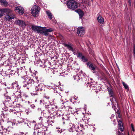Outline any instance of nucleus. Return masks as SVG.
Listing matches in <instances>:
<instances>
[{
  "mask_svg": "<svg viewBox=\"0 0 135 135\" xmlns=\"http://www.w3.org/2000/svg\"><path fill=\"white\" fill-rule=\"evenodd\" d=\"M65 130V129H62L59 127H56L55 129V131L57 133L59 134H60L61 133L63 132Z\"/></svg>",
  "mask_w": 135,
  "mask_h": 135,
  "instance_id": "obj_26",
  "label": "nucleus"
},
{
  "mask_svg": "<svg viewBox=\"0 0 135 135\" xmlns=\"http://www.w3.org/2000/svg\"><path fill=\"white\" fill-rule=\"evenodd\" d=\"M23 96L25 98H26L28 97V95L26 93H24L23 94Z\"/></svg>",
  "mask_w": 135,
  "mask_h": 135,
  "instance_id": "obj_51",
  "label": "nucleus"
},
{
  "mask_svg": "<svg viewBox=\"0 0 135 135\" xmlns=\"http://www.w3.org/2000/svg\"><path fill=\"white\" fill-rule=\"evenodd\" d=\"M4 14L3 12V11L2 10V9L0 10V18L1 17L3 16Z\"/></svg>",
  "mask_w": 135,
  "mask_h": 135,
  "instance_id": "obj_52",
  "label": "nucleus"
},
{
  "mask_svg": "<svg viewBox=\"0 0 135 135\" xmlns=\"http://www.w3.org/2000/svg\"><path fill=\"white\" fill-rule=\"evenodd\" d=\"M56 114L58 116H59L60 117L61 116H62L63 117V114L61 112L60 110L58 111L56 113Z\"/></svg>",
  "mask_w": 135,
  "mask_h": 135,
  "instance_id": "obj_39",
  "label": "nucleus"
},
{
  "mask_svg": "<svg viewBox=\"0 0 135 135\" xmlns=\"http://www.w3.org/2000/svg\"><path fill=\"white\" fill-rule=\"evenodd\" d=\"M25 111L26 112V114L27 115L30 114L32 112L29 109H26L25 110Z\"/></svg>",
  "mask_w": 135,
  "mask_h": 135,
  "instance_id": "obj_45",
  "label": "nucleus"
},
{
  "mask_svg": "<svg viewBox=\"0 0 135 135\" xmlns=\"http://www.w3.org/2000/svg\"><path fill=\"white\" fill-rule=\"evenodd\" d=\"M89 52L90 54L93 55H94V51L93 50L91 49V48H89Z\"/></svg>",
  "mask_w": 135,
  "mask_h": 135,
  "instance_id": "obj_48",
  "label": "nucleus"
},
{
  "mask_svg": "<svg viewBox=\"0 0 135 135\" xmlns=\"http://www.w3.org/2000/svg\"><path fill=\"white\" fill-rule=\"evenodd\" d=\"M107 89L109 94L110 96V97H112L113 99V98H114V94L113 91L112 90L109 88L108 87Z\"/></svg>",
  "mask_w": 135,
  "mask_h": 135,
  "instance_id": "obj_30",
  "label": "nucleus"
},
{
  "mask_svg": "<svg viewBox=\"0 0 135 135\" xmlns=\"http://www.w3.org/2000/svg\"><path fill=\"white\" fill-rule=\"evenodd\" d=\"M97 20L98 22L102 24L104 22V19L101 16H99L97 17Z\"/></svg>",
  "mask_w": 135,
  "mask_h": 135,
  "instance_id": "obj_28",
  "label": "nucleus"
},
{
  "mask_svg": "<svg viewBox=\"0 0 135 135\" xmlns=\"http://www.w3.org/2000/svg\"><path fill=\"white\" fill-rule=\"evenodd\" d=\"M7 124L8 125H9L11 127V126H13L15 125V123L12 122V121H8L7 123Z\"/></svg>",
  "mask_w": 135,
  "mask_h": 135,
  "instance_id": "obj_38",
  "label": "nucleus"
},
{
  "mask_svg": "<svg viewBox=\"0 0 135 135\" xmlns=\"http://www.w3.org/2000/svg\"><path fill=\"white\" fill-rule=\"evenodd\" d=\"M85 33V30L83 27H80L77 28V33L79 36H81L84 34Z\"/></svg>",
  "mask_w": 135,
  "mask_h": 135,
  "instance_id": "obj_10",
  "label": "nucleus"
},
{
  "mask_svg": "<svg viewBox=\"0 0 135 135\" xmlns=\"http://www.w3.org/2000/svg\"><path fill=\"white\" fill-rule=\"evenodd\" d=\"M16 88L17 89H19L21 88V87L20 86L18 85V82L15 81L11 84L10 86L9 87V88L14 89Z\"/></svg>",
  "mask_w": 135,
  "mask_h": 135,
  "instance_id": "obj_14",
  "label": "nucleus"
},
{
  "mask_svg": "<svg viewBox=\"0 0 135 135\" xmlns=\"http://www.w3.org/2000/svg\"><path fill=\"white\" fill-rule=\"evenodd\" d=\"M73 78L74 80H76L77 82H79V80H80V78L78 75L74 76Z\"/></svg>",
  "mask_w": 135,
  "mask_h": 135,
  "instance_id": "obj_36",
  "label": "nucleus"
},
{
  "mask_svg": "<svg viewBox=\"0 0 135 135\" xmlns=\"http://www.w3.org/2000/svg\"><path fill=\"white\" fill-rule=\"evenodd\" d=\"M46 13L48 17L51 20L52 18V15L51 12L49 11H46Z\"/></svg>",
  "mask_w": 135,
  "mask_h": 135,
  "instance_id": "obj_32",
  "label": "nucleus"
},
{
  "mask_svg": "<svg viewBox=\"0 0 135 135\" xmlns=\"http://www.w3.org/2000/svg\"><path fill=\"white\" fill-rule=\"evenodd\" d=\"M131 128L132 129V131L133 132H134L135 131V129H134V126L132 124H131Z\"/></svg>",
  "mask_w": 135,
  "mask_h": 135,
  "instance_id": "obj_55",
  "label": "nucleus"
},
{
  "mask_svg": "<svg viewBox=\"0 0 135 135\" xmlns=\"http://www.w3.org/2000/svg\"><path fill=\"white\" fill-rule=\"evenodd\" d=\"M30 124L31 127H34V128L37 125L36 122L34 120L30 122Z\"/></svg>",
  "mask_w": 135,
  "mask_h": 135,
  "instance_id": "obj_35",
  "label": "nucleus"
},
{
  "mask_svg": "<svg viewBox=\"0 0 135 135\" xmlns=\"http://www.w3.org/2000/svg\"><path fill=\"white\" fill-rule=\"evenodd\" d=\"M2 113L1 114V116H2L3 118H7L8 117H7L5 115L6 114V112H5V111L3 110V111L2 112Z\"/></svg>",
  "mask_w": 135,
  "mask_h": 135,
  "instance_id": "obj_43",
  "label": "nucleus"
},
{
  "mask_svg": "<svg viewBox=\"0 0 135 135\" xmlns=\"http://www.w3.org/2000/svg\"><path fill=\"white\" fill-rule=\"evenodd\" d=\"M38 119L40 122L41 123L40 124H48L47 118H46L40 117Z\"/></svg>",
  "mask_w": 135,
  "mask_h": 135,
  "instance_id": "obj_19",
  "label": "nucleus"
},
{
  "mask_svg": "<svg viewBox=\"0 0 135 135\" xmlns=\"http://www.w3.org/2000/svg\"><path fill=\"white\" fill-rule=\"evenodd\" d=\"M134 55L135 56V45H134V49L133 50Z\"/></svg>",
  "mask_w": 135,
  "mask_h": 135,
  "instance_id": "obj_64",
  "label": "nucleus"
},
{
  "mask_svg": "<svg viewBox=\"0 0 135 135\" xmlns=\"http://www.w3.org/2000/svg\"><path fill=\"white\" fill-rule=\"evenodd\" d=\"M25 120L23 119H21V120L17 121V122H18V123L21 124H27V123H26L25 122Z\"/></svg>",
  "mask_w": 135,
  "mask_h": 135,
  "instance_id": "obj_33",
  "label": "nucleus"
},
{
  "mask_svg": "<svg viewBox=\"0 0 135 135\" xmlns=\"http://www.w3.org/2000/svg\"><path fill=\"white\" fill-rule=\"evenodd\" d=\"M41 33L45 36H48L49 34V33L46 30L43 31L42 32H41Z\"/></svg>",
  "mask_w": 135,
  "mask_h": 135,
  "instance_id": "obj_41",
  "label": "nucleus"
},
{
  "mask_svg": "<svg viewBox=\"0 0 135 135\" xmlns=\"http://www.w3.org/2000/svg\"><path fill=\"white\" fill-rule=\"evenodd\" d=\"M2 10L3 13L4 12L5 13L7 14L10 13L11 11L9 9L7 8L2 9Z\"/></svg>",
  "mask_w": 135,
  "mask_h": 135,
  "instance_id": "obj_31",
  "label": "nucleus"
},
{
  "mask_svg": "<svg viewBox=\"0 0 135 135\" xmlns=\"http://www.w3.org/2000/svg\"><path fill=\"white\" fill-rule=\"evenodd\" d=\"M7 71L8 73L7 75L8 76L9 78L14 76L16 73V71L15 70H11L10 69H8L7 70Z\"/></svg>",
  "mask_w": 135,
  "mask_h": 135,
  "instance_id": "obj_22",
  "label": "nucleus"
},
{
  "mask_svg": "<svg viewBox=\"0 0 135 135\" xmlns=\"http://www.w3.org/2000/svg\"><path fill=\"white\" fill-rule=\"evenodd\" d=\"M59 27L60 29H63L64 28H65V25L63 23L59 25Z\"/></svg>",
  "mask_w": 135,
  "mask_h": 135,
  "instance_id": "obj_44",
  "label": "nucleus"
},
{
  "mask_svg": "<svg viewBox=\"0 0 135 135\" xmlns=\"http://www.w3.org/2000/svg\"><path fill=\"white\" fill-rule=\"evenodd\" d=\"M44 124H42L38 123L34 128V131L39 130V131H43V128L44 127Z\"/></svg>",
  "mask_w": 135,
  "mask_h": 135,
  "instance_id": "obj_16",
  "label": "nucleus"
},
{
  "mask_svg": "<svg viewBox=\"0 0 135 135\" xmlns=\"http://www.w3.org/2000/svg\"><path fill=\"white\" fill-rule=\"evenodd\" d=\"M16 23L17 25L21 26H25L26 24L24 21L21 20H18L16 21Z\"/></svg>",
  "mask_w": 135,
  "mask_h": 135,
  "instance_id": "obj_20",
  "label": "nucleus"
},
{
  "mask_svg": "<svg viewBox=\"0 0 135 135\" xmlns=\"http://www.w3.org/2000/svg\"><path fill=\"white\" fill-rule=\"evenodd\" d=\"M40 7L37 6L35 5L32 7L31 9V12L32 15L34 16L38 15L40 11Z\"/></svg>",
  "mask_w": 135,
  "mask_h": 135,
  "instance_id": "obj_6",
  "label": "nucleus"
},
{
  "mask_svg": "<svg viewBox=\"0 0 135 135\" xmlns=\"http://www.w3.org/2000/svg\"><path fill=\"white\" fill-rule=\"evenodd\" d=\"M67 5L70 9L72 10L76 9L78 7V4L75 1L69 0L67 2Z\"/></svg>",
  "mask_w": 135,
  "mask_h": 135,
  "instance_id": "obj_4",
  "label": "nucleus"
},
{
  "mask_svg": "<svg viewBox=\"0 0 135 135\" xmlns=\"http://www.w3.org/2000/svg\"><path fill=\"white\" fill-rule=\"evenodd\" d=\"M5 19H6V21H9L11 20L10 16V15H7L5 16Z\"/></svg>",
  "mask_w": 135,
  "mask_h": 135,
  "instance_id": "obj_42",
  "label": "nucleus"
},
{
  "mask_svg": "<svg viewBox=\"0 0 135 135\" xmlns=\"http://www.w3.org/2000/svg\"><path fill=\"white\" fill-rule=\"evenodd\" d=\"M45 86L42 84H40L35 87V93H32L33 95H37L38 94V92H40L44 91Z\"/></svg>",
  "mask_w": 135,
  "mask_h": 135,
  "instance_id": "obj_5",
  "label": "nucleus"
},
{
  "mask_svg": "<svg viewBox=\"0 0 135 135\" xmlns=\"http://www.w3.org/2000/svg\"><path fill=\"white\" fill-rule=\"evenodd\" d=\"M16 103V99H15L14 100H12L10 101L9 100L8 101H5L4 104L5 105V107H11L12 105H13L14 107H15V104H17Z\"/></svg>",
  "mask_w": 135,
  "mask_h": 135,
  "instance_id": "obj_9",
  "label": "nucleus"
},
{
  "mask_svg": "<svg viewBox=\"0 0 135 135\" xmlns=\"http://www.w3.org/2000/svg\"><path fill=\"white\" fill-rule=\"evenodd\" d=\"M56 89H57L56 88ZM54 91L55 93H58L59 94H60L59 93L58 91L56 89H54Z\"/></svg>",
  "mask_w": 135,
  "mask_h": 135,
  "instance_id": "obj_59",
  "label": "nucleus"
},
{
  "mask_svg": "<svg viewBox=\"0 0 135 135\" xmlns=\"http://www.w3.org/2000/svg\"><path fill=\"white\" fill-rule=\"evenodd\" d=\"M64 46L69 50L71 51H73V48L72 47V45L70 43H69L68 44H64Z\"/></svg>",
  "mask_w": 135,
  "mask_h": 135,
  "instance_id": "obj_27",
  "label": "nucleus"
},
{
  "mask_svg": "<svg viewBox=\"0 0 135 135\" xmlns=\"http://www.w3.org/2000/svg\"><path fill=\"white\" fill-rule=\"evenodd\" d=\"M47 32H50L52 31V30L51 28H49L47 29L46 30Z\"/></svg>",
  "mask_w": 135,
  "mask_h": 135,
  "instance_id": "obj_56",
  "label": "nucleus"
},
{
  "mask_svg": "<svg viewBox=\"0 0 135 135\" xmlns=\"http://www.w3.org/2000/svg\"><path fill=\"white\" fill-rule=\"evenodd\" d=\"M13 94V95L16 98L15 99H16V101H18L19 99H21L22 98L21 91L20 89H17V91L14 92Z\"/></svg>",
  "mask_w": 135,
  "mask_h": 135,
  "instance_id": "obj_8",
  "label": "nucleus"
},
{
  "mask_svg": "<svg viewBox=\"0 0 135 135\" xmlns=\"http://www.w3.org/2000/svg\"><path fill=\"white\" fill-rule=\"evenodd\" d=\"M117 114H118V116L119 117V118H120V113L119 112H118L117 113Z\"/></svg>",
  "mask_w": 135,
  "mask_h": 135,
  "instance_id": "obj_62",
  "label": "nucleus"
},
{
  "mask_svg": "<svg viewBox=\"0 0 135 135\" xmlns=\"http://www.w3.org/2000/svg\"><path fill=\"white\" fill-rule=\"evenodd\" d=\"M111 119V120L113 122V124L114 126L116 124V122H115V119L114 118H112Z\"/></svg>",
  "mask_w": 135,
  "mask_h": 135,
  "instance_id": "obj_53",
  "label": "nucleus"
},
{
  "mask_svg": "<svg viewBox=\"0 0 135 135\" xmlns=\"http://www.w3.org/2000/svg\"><path fill=\"white\" fill-rule=\"evenodd\" d=\"M87 66L91 70H94L97 68V66L95 64L90 62H88L87 63Z\"/></svg>",
  "mask_w": 135,
  "mask_h": 135,
  "instance_id": "obj_15",
  "label": "nucleus"
},
{
  "mask_svg": "<svg viewBox=\"0 0 135 135\" xmlns=\"http://www.w3.org/2000/svg\"><path fill=\"white\" fill-rule=\"evenodd\" d=\"M56 107L55 105L51 104L46 105L45 107L46 110L48 111L47 112H48L49 114L51 112V111H52V109H54Z\"/></svg>",
  "mask_w": 135,
  "mask_h": 135,
  "instance_id": "obj_12",
  "label": "nucleus"
},
{
  "mask_svg": "<svg viewBox=\"0 0 135 135\" xmlns=\"http://www.w3.org/2000/svg\"><path fill=\"white\" fill-rule=\"evenodd\" d=\"M100 86H98V85H91L90 87L92 88L93 90H94L96 92H98L101 90Z\"/></svg>",
  "mask_w": 135,
  "mask_h": 135,
  "instance_id": "obj_17",
  "label": "nucleus"
},
{
  "mask_svg": "<svg viewBox=\"0 0 135 135\" xmlns=\"http://www.w3.org/2000/svg\"><path fill=\"white\" fill-rule=\"evenodd\" d=\"M34 135H45V132L44 131H34L33 132Z\"/></svg>",
  "mask_w": 135,
  "mask_h": 135,
  "instance_id": "obj_21",
  "label": "nucleus"
},
{
  "mask_svg": "<svg viewBox=\"0 0 135 135\" xmlns=\"http://www.w3.org/2000/svg\"><path fill=\"white\" fill-rule=\"evenodd\" d=\"M118 129L121 131H124V128L122 122L121 120H119L118 121Z\"/></svg>",
  "mask_w": 135,
  "mask_h": 135,
  "instance_id": "obj_23",
  "label": "nucleus"
},
{
  "mask_svg": "<svg viewBox=\"0 0 135 135\" xmlns=\"http://www.w3.org/2000/svg\"><path fill=\"white\" fill-rule=\"evenodd\" d=\"M3 110L5 111V112H9L10 113L12 112L13 113H16L15 109L11 107H6L3 109Z\"/></svg>",
  "mask_w": 135,
  "mask_h": 135,
  "instance_id": "obj_18",
  "label": "nucleus"
},
{
  "mask_svg": "<svg viewBox=\"0 0 135 135\" xmlns=\"http://www.w3.org/2000/svg\"><path fill=\"white\" fill-rule=\"evenodd\" d=\"M10 16V17H11V20L12 19H14L15 17L14 15L13 14H11Z\"/></svg>",
  "mask_w": 135,
  "mask_h": 135,
  "instance_id": "obj_54",
  "label": "nucleus"
},
{
  "mask_svg": "<svg viewBox=\"0 0 135 135\" xmlns=\"http://www.w3.org/2000/svg\"><path fill=\"white\" fill-rule=\"evenodd\" d=\"M8 73L7 71V70L5 71L4 70L2 69L1 70L0 72V74L1 75L3 76H5L7 75Z\"/></svg>",
  "mask_w": 135,
  "mask_h": 135,
  "instance_id": "obj_29",
  "label": "nucleus"
},
{
  "mask_svg": "<svg viewBox=\"0 0 135 135\" xmlns=\"http://www.w3.org/2000/svg\"><path fill=\"white\" fill-rule=\"evenodd\" d=\"M30 107L34 109L35 107V106L33 104H32L30 105Z\"/></svg>",
  "mask_w": 135,
  "mask_h": 135,
  "instance_id": "obj_57",
  "label": "nucleus"
},
{
  "mask_svg": "<svg viewBox=\"0 0 135 135\" xmlns=\"http://www.w3.org/2000/svg\"><path fill=\"white\" fill-rule=\"evenodd\" d=\"M112 106L113 109L115 110V111H116V107L115 106H114L113 105H112Z\"/></svg>",
  "mask_w": 135,
  "mask_h": 135,
  "instance_id": "obj_60",
  "label": "nucleus"
},
{
  "mask_svg": "<svg viewBox=\"0 0 135 135\" xmlns=\"http://www.w3.org/2000/svg\"><path fill=\"white\" fill-rule=\"evenodd\" d=\"M42 28L43 27L41 26H37L36 31L38 33H40L42 31L41 28Z\"/></svg>",
  "mask_w": 135,
  "mask_h": 135,
  "instance_id": "obj_47",
  "label": "nucleus"
},
{
  "mask_svg": "<svg viewBox=\"0 0 135 135\" xmlns=\"http://www.w3.org/2000/svg\"><path fill=\"white\" fill-rule=\"evenodd\" d=\"M30 72L31 73H32L33 75H36L37 73V72L36 71H35L34 70H31L30 68Z\"/></svg>",
  "mask_w": 135,
  "mask_h": 135,
  "instance_id": "obj_37",
  "label": "nucleus"
},
{
  "mask_svg": "<svg viewBox=\"0 0 135 135\" xmlns=\"http://www.w3.org/2000/svg\"><path fill=\"white\" fill-rule=\"evenodd\" d=\"M0 125L2 129V130H0L1 132H0V134H1V135H6L4 133H7L8 134H11L13 132V127L8 126L7 128H4L3 126L2 125V123L4 122V120L2 119L0 120Z\"/></svg>",
  "mask_w": 135,
  "mask_h": 135,
  "instance_id": "obj_3",
  "label": "nucleus"
},
{
  "mask_svg": "<svg viewBox=\"0 0 135 135\" xmlns=\"http://www.w3.org/2000/svg\"><path fill=\"white\" fill-rule=\"evenodd\" d=\"M15 10L18 12L20 15H23L24 12V8L20 6H18L16 7L15 8Z\"/></svg>",
  "mask_w": 135,
  "mask_h": 135,
  "instance_id": "obj_13",
  "label": "nucleus"
},
{
  "mask_svg": "<svg viewBox=\"0 0 135 135\" xmlns=\"http://www.w3.org/2000/svg\"><path fill=\"white\" fill-rule=\"evenodd\" d=\"M122 84L126 89H129L128 85L126 84L124 82H122Z\"/></svg>",
  "mask_w": 135,
  "mask_h": 135,
  "instance_id": "obj_46",
  "label": "nucleus"
},
{
  "mask_svg": "<svg viewBox=\"0 0 135 135\" xmlns=\"http://www.w3.org/2000/svg\"><path fill=\"white\" fill-rule=\"evenodd\" d=\"M118 135H125L123 133H120V132L119 131H118Z\"/></svg>",
  "mask_w": 135,
  "mask_h": 135,
  "instance_id": "obj_63",
  "label": "nucleus"
},
{
  "mask_svg": "<svg viewBox=\"0 0 135 135\" xmlns=\"http://www.w3.org/2000/svg\"><path fill=\"white\" fill-rule=\"evenodd\" d=\"M12 99V98L11 97H10L9 96H6L5 97V101H8L11 100Z\"/></svg>",
  "mask_w": 135,
  "mask_h": 135,
  "instance_id": "obj_40",
  "label": "nucleus"
},
{
  "mask_svg": "<svg viewBox=\"0 0 135 135\" xmlns=\"http://www.w3.org/2000/svg\"><path fill=\"white\" fill-rule=\"evenodd\" d=\"M44 97L46 99H48L50 98V97L48 96L45 95L44 96Z\"/></svg>",
  "mask_w": 135,
  "mask_h": 135,
  "instance_id": "obj_61",
  "label": "nucleus"
},
{
  "mask_svg": "<svg viewBox=\"0 0 135 135\" xmlns=\"http://www.w3.org/2000/svg\"><path fill=\"white\" fill-rule=\"evenodd\" d=\"M45 114L46 113H44V115L46 117H47L48 119H47V120L48 124H50L51 122L54 123V120L55 118L56 115L52 113L51 114L50 116H49V115H46Z\"/></svg>",
  "mask_w": 135,
  "mask_h": 135,
  "instance_id": "obj_7",
  "label": "nucleus"
},
{
  "mask_svg": "<svg viewBox=\"0 0 135 135\" xmlns=\"http://www.w3.org/2000/svg\"><path fill=\"white\" fill-rule=\"evenodd\" d=\"M73 125L72 127L76 129L74 131V133L76 135H84V133L83 131L84 128L83 125L79 123L77 120V118H76L73 120L72 123H71Z\"/></svg>",
  "mask_w": 135,
  "mask_h": 135,
  "instance_id": "obj_1",
  "label": "nucleus"
},
{
  "mask_svg": "<svg viewBox=\"0 0 135 135\" xmlns=\"http://www.w3.org/2000/svg\"><path fill=\"white\" fill-rule=\"evenodd\" d=\"M23 79L25 80L23 82V86L27 89H29L31 88L32 85L34 84V80L27 76H23Z\"/></svg>",
  "mask_w": 135,
  "mask_h": 135,
  "instance_id": "obj_2",
  "label": "nucleus"
},
{
  "mask_svg": "<svg viewBox=\"0 0 135 135\" xmlns=\"http://www.w3.org/2000/svg\"><path fill=\"white\" fill-rule=\"evenodd\" d=\"M75 11L78 14L80 18H82L83 16L84 13L81 10L79 9H77L75 10Z\"/></svg>",
  "mask_w": 135,
  "mask_h": 135,
  "instance_id": "obj_25",
  "label": "nucleus"
},
{
  "mask_svg": "<svg viewBox=\"0 0 135 135\" xmlns=\"http://www.w3.org/2000/svg\"><path fill=\"white\" fill-rule=\"evenodd\" d=\"M77 57L78 58L81 59V61L84 62H86L88 61V59L87 58L80 52L78 53Z\"/></svg>",
  "mask_w": 135,
  "mask_h": 135,
  "instance_id": "obj_11",
  "label": "nucleus"
},
{
  "mask_svg": "<svg viewBox=\"0 0 135 135\" xmlns=\"http://www.w3.org/2000/svg\"><path fill=\"white\" fill-rule=\"evenodd\" d=\"M23 132H20L19 133H17V135H23Z\"/></svg>",
  "mask_w": 135,
  "mask_h": 135,
  "instance_id": "obj_58",
  "label": "nucleus"
},
{
  "mask_svg": "<svg viewBox=\"0 0 135 135\" xmlns=\"http://www.w3.org/2000/svg\"><path fill=\"white\" fill-rule=\"evenodd\" d=\"M0 3L4 6H7L8 4L6 0H0Z\"/></svg>",
  "mask_w": 135,
  "mask_h": 135,
  "instance_id": "obj_34",
  "label": "nucleus"
},
{
  "mask_svg": "<svg viewBox=\"0 0 135 135\" xmlns=\"http://www.w3.org/2000/svg\"><path fill=\"white\" fill-rule=\"evenodd\" d=\"M70 117V116L69 114L65 115L64 114L62 117V119L63 120L62 122L64 124L65 123V121L68 120L69 119Z\"/></svg>",
  "mask_w": 135,
  "mask_h": 135,
  "instance_id": "obj_24",
  "label": "nucleus"
},
{
  "mask_svg": "<svg viewBox=\"0 0 135 135\" xmlns=\"http://www.w3.org/2000/svg\"><path fill=\"white\" fill-rule=\"evenodd\" d=\"M4 91L5 90L0 86V93L1 94H3Z\"/></svg>",
  "mask_w": 135,
  "mask_h": 135,
  "instance_id": "obj_50",
  "label": "nucleus"
},
{
  "mask_svg": "<svg viewBox=\"0 0 135 135\" xmlns=\"http://www.w3.org/2000/svg\"><path fill=\"white\" fill-rule=\"evenodd\" d=\"M37 26H32L31 27L32 29L34 31H36Z\"/></svg>",
  "mask_w": 135,
  "mask_h": 135,
  "instance_id": "obj_49",
  "label": "nucleus"
}]
</instances>
